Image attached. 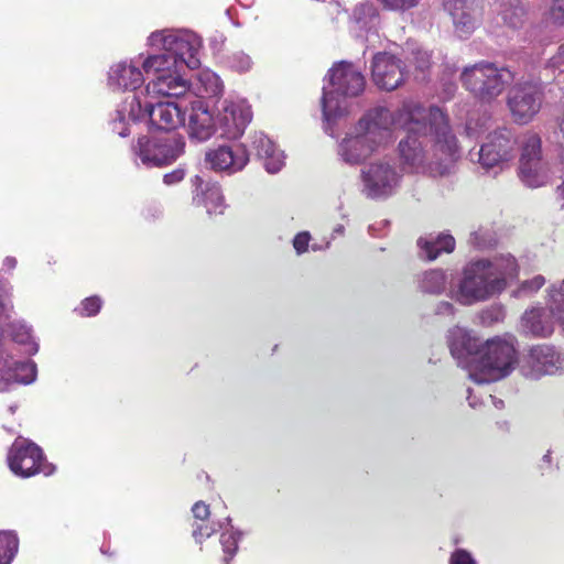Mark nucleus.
<instances>
[{
	"label": "nucleus",
	"instance_id": "nucleus-2",
	"mask_svg": "<svg viewBox=\"0 0 564 564\" xmlns=\"http://www.w3.org/2000/svg\"><path fill=\"white\" fill-rule=\"evenodd\" d=\"M448 344L458 366L467 368L468 377L476 383H489L508 376L517 361L511 341L494 338L480 346L477 338L456 327L449 332Z\"/></svg>",
	"mask_w": 564,
	"mask_h": 564
},
{
	"label": "nucleus",
	"instance_id": "nucleus-38",
	"mask_svg": "<svg viewBox=\"0 0 564 564\" xmlns=\"http://www.w3.org/2000/svg\"><path fill=\"white\" fill-rule=\"evenodd\" d=\"M101 304L102 301L100 297L90 296L82 302L80 307L77 308V311H79L82 316H94L100 311Z\"/></svg>",
	"mask_w": 564,
	"mask_h": 564
},
{
	"label": "nucleus",
	"instance_id": "nucleus-33",
	"mask_svg": "<svg viewBox=\"0 0 564 564\" xmlns=\"http://www.w3.org/2000/svg\"><path fill=\"white\" fill-rule=\"evenodd\" d=\"M226 64L235 72L245 73L251 69L253 62L250 55L243 51H237L226 57Z\"/></svg>",
	"mask_w": 564,
	"mask_h": 564
},
{
	"label": "nucleus",
	"instance_id": "nucleus-41",
	"mask_svg": "<svg viewBox=\"0 0 564 564\" xmlns=\"http://www.w3.org/2000/svg\"><path fill=\"white\" fill-rule=\"evenodd\" d=\"M310 238V234L306 231L300 232L294 237L293 246L297 253H303L307 250Z\"/></svg>",
	"mask_w": 564,
	"mask_h": 564
},
{
	"label": "nucleus",
	"instance_id": "nucleus-42",
	"mask_svg": "<svg viewBox=\"0 0 564 564\" xmlns=\"http://www.w3.org/2000/svg\"><path fill=\"white\" fill-rule=\"evenodd\" d=\"M550 15L556 23L564 21V0H553Z\"/></svg>",
	"mask_w": 564,
	"mask_h": 564
},
{
	"label": "nucleus",
	"instance_id": "nucleus-14",
	"mask_svg": "<svg viewBox=\"0 0 564 564\" xmlns=\"http://www.w3.org/2000/svg\"><path fill=\"white\" fill-rule=\"evenodd\" d=\"M519 175L529 187L543 186L549 181V170L541 155V139L536 134L525 138L519 162Z\"/></svg>",
	"mask_w": 564,
	"mask_h": 564
},
{
	"label": "nucleus",
	"instance_id": "nucleus-29",
	"mask_svg": "<svg viewBox=\"0 0 564 564\" xmlns=\"http://www.w3.org/2000/svg\"><path fill=\"white\" fill-rule=\"evenodd\" d=\"M140 63L147 74H154L155 77H160L161 75L170 74L177 68H182L170 52L166 51H161V53L158 54H151Z\"/></svg>",
	"mask_w": 564,
	"mask_h": 564
},
{
	"label": "nucleus",
	"instance_id": "nucleus-54",
	"mask_svg": "<svg viewBox=\"0 0 564 564\" xmlns=\"http://www.w3.org/2000/svg\"><path fill=\"white\" fill-rule=\"evenodd\" d=\"M3 546H6V543H0V547H3Z\"/></svg>",
	"mask_w": 564,
	"mask_h": 564
},
{
	"label": "nucleus",
	"instance_id": "nucleus-8",
	"mask_svg": "<svg viewBox=\"0 0 564 564\" xmlns=\"http://www.w3.org/2000/svg\"><path fill=\"white\" fill-rule=\"evenodd\" d=\"M555 321L564 332V280L550 289L547 308L538 305L524 311L519 329L525 336L545 338L553 334Z\"/></svg>",
	"mask_w": 564,
	"mask_h": 564
},
{
	"label": "nucleus",
	"instance_id": "nucleus-16",
	"mask_svg": "<svg viewBox=\"0 0 564 564\" xmlns=\"http://www.w3.org/2000/svg\"><path fill=\"white\" fill-rule=\"evenodd\" d=\"M216 111L218 129L227 139L240 138L252 119L251 108L243 100L226 99L216 107Z\"/></svg>",
	"mask_w": 564,
	"mask_h": 564
},
{
	"label": "nucleus",
	"instance_id": "nucleus-30",
	"mask_svg": "<svg viewBox=\"0 0 564 564\" xmlns=\"http://www.w3.org/2000/svg\"><path fill=\"white\" fill-rule=\"evenodd\" d=\"M527 10L520 0H509L501 3L499 15L510 29H518L524 22Z\"/></svg>",
	"mask_w": 564,
	"mask_h": 564
},
{
	"label": "nucleus",
	"instance_id": "nucleus-15",
	"mask_svg": "<svg viewBox=\"0 0 564 564\" xmlns=\"http://www.w3.org/2000/svg\"><path fill=\"white\" fill-rule=\"evenodd\" d=\"M542 104V86L525 82L517 84L508 96V106L513 119L527 123L539 112Z\"/></svg>",
	"mask_w": 564,
	"mask_h": 564
},
{
	"label": "nucleus",
	"instance_id": "nucleus-3",
	"mask_svg": "<svg viewBox=\"0 0 564 564\" xmlns=\"http://www.w3.org/2000/svg\"><path fill=\"white\" fill-rule=\"evenodd\" d=\"M517 275L518 264L511 254L470 260L451 286L449 297L464 306L486 302L501 294Z\"/></svg>",
	"mask_w": 564,
	"mask_h": 564
},
{
	"label": "nucleus",
	"instance_id": "nucleus-7",
	"mask_svg": "<svg viewBox=\"0 0 564 564\" xmlns=\"http://www.w3.org/2000/svg\"><path fill=\"white\" fill-rule=\"evenodd\" d=\"M513 78L509 68L488 62L465 67L460 75L463 86L482 102L494 101Z\"/></svg>",
	"mask_w": 564,
	"mask_h": 564
},
{
	"label": "nucleus",
	"instance_id": "nucleus-45",
	"mask_svg": "<svg viewBox=\"0 0 564 564\" xmlns=\"http://www.w3.org/2000/svg\"><path fill=\"white\" fill-rule=\"evenodd\" d=\"M456 312L455 306L447 301H441L435 306V314L436 315H444V316H454Z\"/></svg>",
	"mask_w": 564,
	"mask_h": 564
},
{
	"label": "nucleus",
	"instance_id": "nucleus-48",
	"mask_svg": "<svg viewBox=\"0 0 564 564\" xmlns=\"http://www.w3.org/2000/svg\"><path fill=\"white\" fill-rule=\"evenodd\" d=\"M554 134H555V140L561 148V153H560L561 164L564 165V119H562L558 122V128L554 132Z\"/></svg>",
	"mask_w": 564,
	"mask_h": 564
},
{
	"label": "nucleus",
	"instance_id": "nucleus-24",
	"mask_svg": "<svg viewBox=\"0 0 564 564\" xmlns=\"http://www.w3.org/2000/svg\"><path fill=\"white\" fill-rule=\"evenodd\" d=\"M252 147L257 155L263 161V165L269 173L279 172L284 164V154L276 148L262 132H257L252 137Z\"/></svg>",
	"mask_w": 564,
	"mask_h": 564
},
{
	"label": "nucleus",
	"instance_id": "nucleus-6",
	"mask_svg": "<svg viewBox=\"0 0 564 564\" xmlns=\"http://www.w3.org/2000/svg\"><path fill=\"white\" fill-rule=\"evenodd\" d=\"M328 85L323 87L322 109L325 120V131L333 134V126L337 119L347 113L346 99L359 96L366 86V80L354 64L341 61L328 70Z\"/></svg>",
	"mask_w": 564,
	"mask_h": 564
},
{
	"label": "nucleus",
	"instance_id": "nucleus-35",
	"mask_svg": "<svg viewBox=\"0 0 564 564\" xmlns=\"http://www.w3.org/2000/svg\"><path fill=\"white\" fill-rule=\"evenodd\" d=\"M495 238L487 229H479L470 234L468 243L476 249H487L495 245Z\"/></svg>",
	"mask_w": 564,
	"mask_h": 564
},
{
	"label": "nucleus",
	"instance_id": "nucleus-22",
	"mask_svg": "<svg viewBox=\"0 0 564 564\" xmlns=\"http://www.w3.org/2000/svg\"><path fill=\"white\" fill-rule=\"evenodd\" d=\"M141 63L133 59L115 63L108 72V86L115 91H134L144 83Z\"/></svg>",
	"mask_w": 564,
	"mask_h": 564
},
{
	"label": "nucleus",
	"instance_id": "nucleus-25",
	"mask_svg": "<svg viewBox=\"0 0 564 564\" xmlns=\"http://www.w3.org/2000/svg\"><path fill=\"white\" fill-rule=\"evenodd\" d=\"M193 184L196 186V191L198 187H202L200 193H196L194 196V202H196L198 205H204L209 215L224 214L226 205L221 188L218 184L206 183L203 187L204 182L198 175L194 177Z\"/></svg>",
	"mask_w": 564,
	"mask_h": 564
},
{
	"label": "nucleus",
	"instance_id": "nucleus-20",
	"mask_svg": "<svg viewBox=\"0 0 564 564\" xmlns=\"http://www.w3.org/2000/svg\"><path fill=\"white\" fill-rule=\"evenodd\" d=\"M205 162L215 171L232 174L248 164L249 153L243 144L219 145L206 152Z\"/></svg>",
	"mask_w": 564,
	"mask_h": 564
},
{
	"label": "nucleus",
	"instance_id": "nucleus-43",
	"mask_svg": "<svg viewBox=\"0 0 564 564\" xmlns=\"http://www.w3.org/2000/svg\"><path fill=\"white\" fill-rule=\"evenodd\" d=\"M466 134L471 138L479 137L480 133L485 132V123L479 124L478 121L469 119L466 123Z\"/></svg>",
	"mask_w": 564,
	"mask_h": 564
},
{
	"label": "nucleus",
	"instance_id": "nucleus-17",
	"mask_svg": "<svg viewBox=\"0 0 564 564\" xmlns=\"http://www.w3.org/2000/svg\"><path fill=\"white\" fill-rule=\"evenodd\" d=\"M443 6L459 37L470 35L481 21L482 6L479 0H445Z\"/></svg>",
	"mask_w": 564,
	"mask_h": 564
},
{
	"label": "nucleus",
	"instance_id": "nucleus-37",
	"mask_svg": "<svg viewBox=\"0 0 564 564\" xmlns=\"http://www.w3.org/2000/svg\"><path fill=\"white\" fill-rule=\"evenodd\" d=\"M545 283V279L542 275H536L531 280L524 281L518 291L516 292L517 296L521 295H532L536 291H539Z\"/></svg>",
	"mask_w": 564,
	"mask_h": 564
},
{
	"label": "nucleus",
	"instance_id": "nucleus-18",
	"mask_svg": "<svg viewBox=\"0 0 564 564\" xmlns=\"http://www.w3.org/2000/svg\"><path fill=\"white\" fill-rule=\"evenodd\" d=\"M562 365L561 356L549 345L533 346L523 359L520 370L527 378L538 379L555 373Z\"/></svg>",
	"mask_w": 564,
	"mask_h": 564
},
{
	"label": "nucleus",
	"instance_id": "nucleus-46",
	"mask_svg": "<svg viewBox=\"0 0 564 564\" xmlns=\"http://www.w3.org/2000/svg\"><path fill=\"white\" fill-rule=\"evenodd\" d=\"M185 172L183 169H176L163 176V182L166 185H173L181 182L184 178Z\"/></svg>",
	"mask_w": 564,
	"mask_h": 564
},
{
	"label": "nucleus",
	"instance_id": "nucleus-27",
	"mask_svg": "<svg viewBox=\"0 0 564 564\" xmlns=\"http://www.w3.org/2000/svg\"><path fill=\"white\" fill-rule=\"evenodd\" d=\"M452 285H454L452 275L446 270L431 269L417 276V288L425 294L441 295L445 291H449Z\"/></svg>",
	"mask_w": 564,
	"mask_h": 564
},
{
	"label": "nucleus",
	"instance_id": "nucleus-31",
	"mask_svg": "<svg viewBox=\"0 0 564 564\" xmlns=\"http://www.w3.org/2000/svg\"><path fill=\"white\" fill-rule=\"evenodd\" d=\"M197 79L199 84L198 90L206 97H218L223 94L224 85L216 73L204 69L199 72Z\"/></svg>",
	"mask_w": 564,
	"mask_h": 564
},
{
	"label": "nucleus",
	"instance_id": "nucleus-52",
	"mask_svg": "<svg viewBox=\"0 0 564 564\" xmlns=\"http://www.w3.org/2000/svg\"><path fill=\"white\" fill-rule=\"evenodd\" d=\"M336 234H343L344 232V227L341 225L337 226L334 230Z\"/></svg>",
	"mask_w": 564,
	"mask_h": 564
},
{
	"label": "nucleus",
	"instance_id": "nucleus-47",
	"mask_svg": "<svg viewBox=\"0 0 564 564\" xmlns=\"http://www.w3.org/2000/svg\"><path fill=\"white\" fill-rule=\"evenodd\" d=\"M564 65V44L557 47L556 53L549 59L547 66L551 68H560Z\"/></svg>",
	"mask_w": 564,
	"mask_h": 564
},
{
	"label": "nucleus",
	"instance_id": "nucleus-11",
	"mask_svg": "<svg viewBox=\"0 0 564 564\" xmlns=\"http://www.w3.org/2000/svg\"><path fill=\"white\" fill-rule=\"evenodd\" d=\"M185 148L181 137L150 138L141 137L132 147L135 161L148 167L164 166L173 163L180 158Z\"/></svg>",
	"mask_w": 564,
	"mask_h": 564
},
{
	"label": "nucleus",
	"instance_id": "nucleus-26",
	"mask_svg": "<svg viewBox=\"0 0 564 564\" xmlns=\"http://www.w3.org/2000/svg\"><path fill=\"white\" fill-rule=\"evenodd\" d=\"M420 256L429 261L435 260L442 252L451 253L455 249V239L449 234L429 235L417 240Z\"/></svg>",
	"mask_w": 564,
	"mask_h": 564
},
{
	"label": "nucleus",
	"instance_id": "nucleus-9",
	"mask_svg": "<svg viewBox=\"0 0 564 564\" xmlns=\"http://www.w3.org/2000/svg\"><path fill=\"white\" fill-rule=\"evenodd\" d=\"M151 47L170 52L182 68L196 69L200 65L202 39L189 30H162L151 33Z\"/></svg>",
	"mask_w": 564,
	"mask_h": 564
},
{
	"label": "nucleus",
	"instance_id": "nucleus-51",
	"mask_svg": "<svg viewBox=\"0 0 564 564\" xmlns=\"http://www.w3.org/2000/svg\"><path fill=\"white\" fill-rule=\"evenodd\" d=\"M489 397L492 399V402H494L496 408H502L503 406V401L502 400H496L492 395H489Z\"/></svg>",
	"mask_w": 564,
	"mask_h": 564
},
{
	"label": "nucleus",
	"instance_id": "nucleus-19",
	"mask_svg": "<svg viewBox=\"0 0 564 564\" xmlns=\"http://www.w3.org/2000/svg\"><path fill=\"white\" fill-rule=\"evenodd\" d=\"M373 83L381 89L394 90L404 80L401 59L388 53H378L371 63Z\"/></svg>",
	"mask_w": 564,
	"mask_h": 564
},
{
	"label": "nucleus",
	"instance_id": "nucleus-13",
	"mask_svg": "<svg viewBox=\"0 0 564 564\" xmlns=\"http://www.w3.org/2000/svg\"><path fill=\"white\" fill-rule=\"evenodd\" d=\"M517 139L508 128H500L490 132L477 153L469 152L471 159L478 156V162L484 169L500 166L514 156Z\"/></svg>",
	"mask_w": 564,
	"mask_h": 564
},
{
	"label": "nucleus",
	"instance_id": "nucleus-1",
	"mask_svg": "<svg viewBox=\"0 0 564 564\" xmlns=\"http://www.w3.org/2000/svg\"><path fill=\"white\" fill-rule=\"evenodd\" d=\"M393 115V124L406 135L398 145L403 169L410 173L444 175L459 158L458 141L447 116L435 106L405 101Z\"/></svg>",
	"mask_w": 564,
	"mask_h": 564
},
{
	"label": "nucleus",
	"instance_id": "nucleus-5",
	"mask_svg": "<svg viewBox=\"0 0 564 564\" xmlns=\"http://www.w3.org/2000/svg\"><path fill=\"white\" fill-rule=\"evenodd\" d=\"M149 117L153 127L159 130L171 131L185 123V110L181 102L165 100L152 104L147 101L144 107L135 96H129L116 109L111 119V129L119 137L130 134L129 126L140 119Z\"/></svg>",
	"mask_w": 564,
	"mask_h": 564
},
{
	"label": "nucleus",
	"instance_id": "nucleus-36",
	"mask_svg": "<svg viewBox=\"0 0 564 564\" xmlns=\"http://www.w3.org/2000/svg\"><path fill=\"white\" fill-rule=\"evenodd\" d=\"M230 523V518H226L225 522L208 524H197L193 530V536L197 543H202L203 540L212 536L216 531L224 528V524Z\"/></svg>",
	"mask_w": 564,
	"mask_h": 564
},
{
	"label": "nucleus",
	"instance_id": "nucleus-34",
	"mask_svg": "<svg viewBox=\"0 0 564 564\" xmlns=\"http://www.w3.org/2000/svg\"><path fill=\"white\" fill-rule=\"evenodd\" d=\"M240 539V533L236 531H226L220 536V544L223 546V551L226 554L225 561H229L234 557L238 550V541Z\"/></svg>",
	"mask_w": 564,
	"mask_h": 564
},
{
	"label": "nucleus",
	"instance_id": "nucleus-44",
	"mask_svg": "<svg viewBox=\"0 0 564 564\" xmlns=\"http://www.w3.org/2000/svg\"><path fill=\"white\" fill-rule=\"evenodd\" d=\"M192 512L194 514V518L195 519H198V520H205L208 518L209 516V507L204 503L203 501H197L193 508H192Z\"/></svg>",
	"mask_w": 564,
	"mask_h": 564
},
{
	"label": "nucleus",
	"instance_id": "nucleus-12",
	"mask_svg": "<svg viewBox=\"0 0 564 564\" xmlns=\"http://www.w3.org/2000/svg\"><path fill=\"white\" fill-rule=\"evenodd\" d=\"M8 463L13 474L23 478L39 473L48 476L54 471V467L44 460L42 449L24 438H18L12 444Z\"/></svg>",
	"mask_w": 564,
	"mask_h": 564
},
{
	"label": "nucleus",
	"instance_id": "nucleus-4",
	"mask_svg": "<svg viewBox=\"0 0 564 564\" xmlns=\"http://www.w3.org/2000/svg\"><path fill=\"white\" fill-rule=\"evenodd\" d=\"M392 124L393 115L389 109L378 107L368 111L358 121L354 132L339 143V156L350 165L360 164L388 141Z\"/></svg>",
	"mask_w": 564,
	"mask_h": 564
},
{
	"label": "nucleus",
	"instance_id": "nucleus-53",
	"mask_svg": "<svg viewBox=\"0 0 564 564\" xmlns=\"http://www.w3.org/2000/svg\"><path fill=\"white\" fill-rule=\"evenodd\" d=\"M543 462H545V463H547V464L551 462V455H550V453H547V454H545V455L543 456Z\"/></svg>",
	"mask_w": 564,
	"mask_h": 564
},
{
	"label": "nucleus",
	"instance_id": "nucleus-10",
	"mask_svg": "<svg viewBox=\"0 0 564 564\" xmlns=\"http://www.w3.org/2000/svg\"><path fill=\"white\" fill-rule=\"evenodd\" d=\"M362 193L371 199H386L397 193L402 173L391 159L376 160L361 170Z\"/></svg>",
	"mask_w": 564,
	"mask_h": 564
},
{
	"label": "nucleus",
	"instance_id": "nucleus-39",
	"mask_svg": "<svg viewBox=\"0 0 564 564\" xmlns=\"http://www.w3.org/2000/svg\"><path fill=\"white\" fill-rule=\"evenodd\" d=\"M415 67L422 72L427 69L431 64V55L429 52L417 48L413 52Z\"/></svg>",
	"mask_w": 564,
	"mask_h": 564
},
{
	"label": "nucleus",
	"instance_id": "nucleus-40",
	"mask_svg": "<svg viewBox=\"0 0 564 564\" xmlns=\"http://www.w3.org/2000/svg\"><path fill=\"white\" fill-rule=\"evenodd\" d=\"M449 564H476V561L469 552L459 549L451 555Z\"/></svg>",
	"mask_w": 564,
	"mask_h": 564
},
{
	"label": "nucleus",
	"instance_id": "nucleus-50",
	"mask_svg": "<svg viewBox=\"0 0 564 564\" xmlns=\"http://www.w3.org/2000/svg\"><path fill=\"white\" fill-rule=\"evenodd\" d=\"M17 264V260L14 258H6L4 265L9 269H13Z\"/></svg>",
	"mask_w": 564,
	"mask_h": 564
},
{
	"label": "nucleus",
	"instance_id": "nucleus-28",
	"mask_svg": "<svg viewBox=\"0 0 564 564\" xmlns=\"http://www.w3.org/2000/svg\"><path fill=\"white\" fill-rule=\"evenodd\" d=\"M349 21L357 31H370L379 23L377 8L370 2H361L351 11Z\"/></svg>",
	"mask_w": 564,
	"mask_h": 564
},
{
	"label": "nucleus",
	"instance_id": "nucleus-21",
	"mask_svg": "<svg viewBox=\"0 0 564 564\" xmlns=\"http://www.w3.org/2000/svg\"><path fill=\"white\" fill-rule=\"evenodd\" d=\"M217 130H219L217 116L215 117L208 105L200 99L192 101L187 122L189 138L198 142H205L209 140Z\"/></svg>",
	"mask_w": 564,
	"mask_h": 564
},
{
	"label": "nucleus",
	"instance_id": "nucleus-32",
	"mask_svg": "<svg viewBox=\"0 0 564 564\" xmlns=\"http://www.w3.org/2000/svg\"><path fill=\"white\" fill-rule=\"evenodd\" d=\"M0 543H6V546L0 547V564H10L18 552V536L12 531H2L0 532Z\"/></svg>",
	"mask_w": 564,
	"mask_h": 564
},
{
	"label": "nucleus",
	"instance_id": "nucleus-23",
	"mask_svg": "<svg viewBox=\"0 0 564 564\" xmlns=\"http://www.w3.org/2000/svg\"><path fill=\"white\" fill-rule=\"evenodd\" d=\"M184 68H177L170 74L155 77L147 85V94L150 96H163L180 98L189 90V83L182 75Z\"/></svg>",
	"mask_w": 564,
	"mask_h": 564
},
{
	"label": "nucleus",
	"instance_id": "nucleus-49",
	"mask_svg": "<svg viewBox=\"0 0 564 564\" xmlns=\"http://www.w3.org/2000/svg\"><path fill=\"white\" fill-rule=\"evenodd\" d=\"M468 402H469V405L471 408H476L477 406V402H476V399L473 397V390L471 389H468Z\"/></svg>",
	"mask_w": 564,
	"mask_h": 564
}]
</instances>
